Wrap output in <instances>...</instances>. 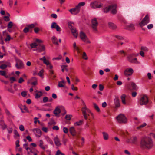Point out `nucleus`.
<instances>
[{
    "instance_id": "423d86ee",
    "label": "nucleus",
    "mask_w": 155,
    "mask_h": 155,
    "mask_svg": "<svg viewBox=\"0 0 155 155\" xmlns=\"http://www.w3.org/2000/svg\"><path fill=\"white\" fill-rule=\"evenodd\" d=\"M117 120L119 123H125L127 120L125 116L122 114H119L117 117Z\"/></svg>"
},
{
    "instance_id": "3c124183",
    "label": "nucleus",
    "mask_w": 155,
    "mask_h": 155,
    "mask_svg": "<svg viewBox=\"0 0 155 155\" xmlns=\"http://www.w3.org/2000/svg\"><path fill=\"white\" fill-rule=\"evenodd\" d=\"M58 86L59 87H65L64 85L63 84L61 83V82L59 81L58 82Z\"/></svg>"
},
{
    "instance_id": "052dcab7",
    "label": "nucleus",
    "mask_w": 155,
    "mask_h": 155,
    "mask_svg": "<svg viewBox=\"0 0 155 155\" xmlns=\"http://www.w3.org/2000/svg\"><path fill=\"white\" fill-rule=\"evenodd\" d=\"M48 101V98L46 97H44L43 98V101L44 103L47 102Z\"/></svg>"
},
{
    "instance_id": "a19ab883",
    "label": "nucleus",
    "mask_w": 155,
    "mask_h": 155,
    "mask_svg": "<svg viewBox=\"0 0 155 155\" xmlns=\"http://www.w3.org/2000/svg\"><path fill=\"white\" fill-rule=\"evenodd\" d=\"M13 25V23L11 21L9 22L7 25L8 28L9 29L12 28Z\"/></svg>"
},
{
    "instance_id": "7ed1b4c3",
    "label": "nucleus",
    "mask_w": 155,
    "mask_h": 155,
    "mask_svg": "<svg viewBox=\"0 0 155 155\" xmlns=\"http://www.w3.org/2000/svg\"><path fill=\"white\" fill-rule=\"evenodd\" d=\"M117 6L116 5H110L108 7H106L104 9V12L105 13H107L109 11H110L111 13L113 14L116 13L117 11L116 10Z\"/></svg>"
},
{
    "instance_id": "4be33fe9",
    "label": "nucleus",
    "mask_w": 155,
    "mask_h": 155,
    "mask_svg": "<svg viewBox=\"0 0 155 155\" xmlns=\"http://www.w3.org/2000/svg\"><path fill=\"white\" fill-rule=\"evenodd\" d=\"M108 25L110 28L113 29H115L117 27L115 25L111 22H109L108 23Z\"/></svg>"
},
{
    "instance_id": "774afa93",
    "label": "nucleus",
    "mask_w": 155,
    "mask_h": 155,
    "mask_svg": "<svg viewBox=\"0 0 155 155\" xmlns=\"http://www.w3.org/2000/svg\"><path fill=\"white\" fill-rule=\"evenodd\" d=\"M52 129L54 130H59V128L58 126H54L52 127Z\"/></svg>"
},
{
    "instance_id": "4c0bfd02",
    "label": "nucleus",
    "mask_w": 155,
    "mask_h": 155,
    "mask_svg": "<svg viewBox=\"0 0 155 155\" xmlns=\"http://www.w3.org/2000/svg\"><path fill=\"white\" fill-rule=\"evenodd\" d=\"M146 125H147V124L146 123H143L141 125L137 127V129H141L143 128L144 127H145Z\"/></svg>"
},
{
    "instance_id": "37998d69",
    "label": "nucleus",
    "mask_w": 155,
    "mask_h": 155,
    "mask_svg": "<svg viewBox=\"0 0 155 155\" xmlns=\"http://www.w3.org/2000/svg\"><path fill=\"white\" fill-rule=\"evenodd\" d=\"M37 81V78H36L33 77H32L31 79L28 82V83H30V82L31 81Z\"/></svg>"
},
{
    "instance_id": "5fc2aeb1",
    "label": "nucleus",
    "mask_w": 155,
    "mask_h": 155,
    "mask_svg": "<svg viewBox=\"0 0 155 155\" xmlns=\"http://www.w3.org/2000/svg\"><path fill=\"white\" fill-rule=\"evenodd\" d=\"M19 129L21 131H24L25 130L24 126L22 125L19 126Z\"/></svg>"
},
{
    "instance_id": "4468645a",
    "label": "nucleus",
    "mask_w": 155,
    "mask_h": 155,
    "mask_svg": "<svg viewBox=\"0 0 155 155\" xmlns=\"http://www.w3.org/2000/svg\"><path fill=\"white\" fill-rule=\"evenodd\" d=\"M54 143L56 146L59 147L61 145V141L58 137V136H56L55 137H54Z\"/></svg>"
},
{
    "instance_id": "603ef678",
    "label": "nucleus",
    "mask_w": 155,
    "mask_h": 155,
    "mask_svg": "<svg viewBox=\"0 0 155 155\" xmlns=\"http://www.w3.org/2000/svg\"><path fill=\"white\" fill-rule=\"evenodd\" d=\"M63 132L65 134L67 133L68 131V129L66 127H64L63 129Z\"/></svg>"
},
{
    "instance_id": "a211bd4d",
    "label": "nucleus",
    "mask_w": 155,
    "mask_h": 155,
    "mask_svg": "<svg viewBox=\"0 0 155 155\" xmlns=\"http://www.w3.org/2000/svg\"><path fill=\"white\" fill-rule=\"evenodd\" d=\"M23 64L21 61H19L16 63L15 66L18 69H21L23 68Z\"/></svg>"
},
{
    "instance_id": "f704fd0d",
    "label": "nucleus",
    "mask_w": 155,
    "mask_h": 155,
    "mask_svg": "<svg viewBox=\"0 0 155 155\" xmlns=\"http://www.w3.org/2000/svg\"><path fill=\"white\" fill-rule=\"evenodd\" d=\"M5 113L9 117H13V116L11 114L10 112L7 109H5Z\"/></svg>"
},
{
    "instance_id": "13d9d810",
    "label": "nucleus",
    "mask_w": 155,
    "mask_h": 155,
    "mask_svg": "<svg viewBox=\"0 0 155 155\" xmlns=\"http://www.w3.org/2000/svg\"><path fill=\"white\" fill-rule=\"evenodd\" d=\"M83 58L85 60H87L88 59V58L87 56L86 53L85 52H84L83 53Z\"/></svg>"
},
{
    "instance_id": "72a5a7b5",
    "label": "nucleus",
    "mask_w": 155,
    "mask_h": 155,
    "mask_svg": "<svg viewBox=\"0 0 155 155\" xmlns=\"http://www.w3.org/2000/svg\"><path fill=\"white\" fill-rule=\"evenodd\" d=\"M83 120H80L79 121L77 122L74 123V125L75 126H80L82 125L83 124Z\"/></svg>"
},
{
    "instance_id": "dca6fc26",
    "label": "nucleus",
    "mask_w": 155,
    "mask_h": 155,
    "mask_svg": "<svg viewBox=\"0 0 155 155\" xmlns=\"http://www.w3.org/2000/svg\"><path fill=\"white\" fill-rule=\"evenodd\" d=\"M43 142L42 140H40L39 141V146L43 150H45V149L48 148L47 145H45V146H43Z\"/></svg>"
},
{
    "instance_id": "6ab92c4d",
    "label": "nucleus",
    "mask_w": 155,
    "mask_h": 155,
    "mask_svg": "<svg viewBox=\"0 0 155 155\" xmlns=\"http://www.w3.org/2000/svg\"><path fill=\"white\" fill-rule=\"evenodd\" d=\"M45 50V47L44 45H40L39 47L36 49L38 52H41Z\"/></svg>"
},
{
    "instance_id": "de8ad7c7",
    "label": "nucleus",
    "mask_w": 155,
    "mask_h": 155,
    "mask_svg": "<svg viewBox=\"0 0 155 155\" xmlns=\"http://www.w3.org/2000/svg\"><path fill=\"white\" fill-rule=\"evenodd\" d=\"M38 45L36 43H31L30 45L31 47L32 48H35Z\"/></svg>"
},
{
    "instance_id": "8fccbe9b",
    "label": "nucleus",
    "mask_w": 155,
    "mask_h": 155,
    "mask_svg": "<svg viewBox=\"0 0 155 155\" xmlns=\"http://www.w3.org/2000/svg\"><path fill=\"white\" fill-rule=\"evenodd\" d=\"M9 17V16H5L3 18L5 21H8L10 20Z\"/></svg>"
},
{
    "instance_id": "0eeeda50",
    "label": "nucleus",
    "mask_w": 155,
    "mask_h": 155,
    "mask_svg": "<svg viewBox=\"0 0 155 155\" xmlns=\"http://www.w3.org/2000/svg\"><path fill=\"white\" fill-rule=\"evenodd\" d=\"M150 21L148 15H146L143 19L141 21L139 24V25L142 27L149 23Z\"/></svg>"
},
{
    "instance_id": "ddd939ff",
    "label": "nucleus",
    "mask_w": 155,
    "mask_h": 155,
    "mask_svg": "<svg viewBox=\"0 0 155 155\" xmlns=\"http://www.w3.org/2000/svg\"><path fill=\"white\" fill-rule=\"evenodd\" d=\"M80 9L76 6V7L70 9L69 11L71 14L74 15H76L80 12Z\"/></svg>"
},
{
    "instance_id": "49530a36",
    "label": "nucleus",
    "mask_w": 155,
    "mask_h": 155,
    "mask_svg": "<svg viewBox=\"0 0 155 155\" xmlns=\"http://www.w3.org/2000/svg\"><path fill=\"white\" fill-rule=\"evenodd\" d=\"M7 91L12 94H14L15 92L12 89V87L8 88L7 89Z\"/></svg>"
},
{
    "instance_id": "9b49d317",
    "label": "nucleus",
    "mask_w": 155,
    "mask_h": 155,
    "mask_svg": "<svg viewBox=\"0 0 155 155\" xmlns=\"http://www.w3.org/2000/svg\"><path fill=\"white\" fill-rule=\"evenodd\" d=\"M137 140L136 137L134 136L130 137V138H127L126 142L127 143H134Z\"/></svg>"
},
{
    "instance_id": "1a4fd4ad",
    "label": "nucleus",
    "mask_w": 155,
    "mask_h": 155,
    "mask_svg": "<svg viewBox=\"0 0 155 155\" xmlns=\"http://www.w3.org/2000/svg\"><path fill=\"white\" fill-rule=\"evenodd\" d=\"M80 37L81 39L84 42L87 43H90L87 38L85 33L82 32H81L80 34Z\"/></svg>"
},
{
    "instance_id": "c756f323",
    "label": "nucleus",
    "mask_w": 155,
    "mask_h": 155,
    "mask_svg": "<svg viewBox=\"0 0 155 155\" xmlns=\"http://www.w3.org/2000/svg\"><path fill=\"white\" fill-rule=\"evenodd\" d=\"M45 138L47 142L49 143L51 145L53 144V143L52 140L49 137H46Z\"/></svg>"
},
{
    "instance_id": "bb28decb",
    "label": "nucleus",
    "mask_w": 155,
    "mask_h": 155,
    "mask_svg": "<svg viewBox=\"0 0 155 155\" xmlns=\"http://www.w3.org/2000/svg\"><path fill=\"white\" fill-rule=\"evenodd\" d=\"M52 39V42L56 45H58V40L57 38L54 36H53L51 38Z\"/></svg>"
},
{
    "instance_id": "f8f14e48",
    "label": "nucleus",
    "mask_w": 155,
    "mask_h": 155,
    "mask_svg": "<svg viewBox=\"0 0 155 155\" xmlns=\"http://www.w3.org/2000/svg\"><path fill=\"white\" fill-rule=\"evenodd\" d=\"M133 72V70L132 68H127L124 71V75L127 76H129L132 74Z\"/></svg>"
},
{
    "instance_id": "e2e57ef3",
    "label": "nucleus",
    "mask_w": 155,
    "mask_h": 155,
    "mask_svg": "<svg viewBox=\"0 0 155 155\" xmlns=\"http://www.w3.org/2000/svg\"><path fill=\"white\" fill-rule=\"evenodd\" d=\"M29 29L28 28V27H25L24 29H23V31L25 33H26L28 32L29 31Z\"/></svg>"
},
{
    "instance_id": "f3484780",
    "label": "nucleus",
    "mask_w": 155,
    "mask_h": 155,
    "mask_svg": "<svg viewBox=\"0 0 155 155\" xmlns=\"http://www.w3.org/2000/svg\"><path fill=\"white\" fill-rule=\"evenodd\" d=\"M69 132L70 133L71 135L73 136H75L76 135V131L73 127H71L69 130Z\"/></svg>"
},
{
    "instance_id": "393cba45",
    "label": "nucleus",
    "mask_w": 155,
    "mask_h": 155,
    "mask_svg": "<svg viewBox=\"0 0 155 155\" xmlns=\"http://www.w3.org/2000/svg\"><path fill=\"white\" fill-rule=\"evenodd\" d=\"M71 30L73 35L76 38L78 36V32L76 30L75 28H74Z\"/></svg>"
},
{
    "instance_id": "5701e85b",
    "label": "nucleus",
    "mask_w": 155,
    "mask_h": 155,
    "mask_svg": "<svg viewBox=\"0 0 155 155\" xmlns=\"http://www.w3.org/2000/svg\"><path fill=\"white\" fill-rule=\"evenodd\" d=\"M114 102L116 107H119L120 104L119 102V100L118 98L116 97L114 100Z\"/></svg>"
},
{
    "instance_id": "6e6552de",
    "label": "nucleus",
    "mask_w": 155,
    "mask_h": 155,
    "mask_svg": "<svg viewBox=\"0 0 155 155\" xmlns=\"http://www.w3.org/2000/svg\"><path fill=\"white\" fill-rule=\"evenodd\" d=\"M148 101V97L147 96L144 95L142 97L139 101V104L142 105L146 104Z\"/></svg>"
},
{
    "instance_id": "ea45409f",
    "label": "nucleus",
    "mask_w": 155,
    "mask_h": 155,
    "mask_svg": "<svg viewBox=\"0 0 155 155\" xmlns=\"http://www.w3.org/2000/svg\"><path fill=\"white\" fill-rule=\"evenodd\" d=\"M74 24L71 22H69L68 23V26L70 29H71L74 28L73 27V25H74Z\"/></svg>"
},
{
    "instance_id": "c85d7f7f",
    "label": "nucleus",
    "mask_w": 155,
    "mask_h": 155,
    "mask_svg": "<svg viewBox=\"0 0 155 155\" xmlns=\"http://www.w3.org/2000/svg\"><path fill=\"white\" fill-rule=\"evenodd\" d=\"M42 93L41 91L38 92L35 95L36 98H38L40 97L42 95Z\"/></svg>"
},
{
    "instance_id": "9d476101",
    "label": "nucleus",
    "mask_w": 155,
    "mask_h": 155,
    "mask_svg": "<svg viewBox=\"0 0 155 155\" xmlns=\"http://www.w3.org/2000/svg\"><path fill=\"white\" fill-rule=\"evenodd\" d=\"M91 6L93 8H100L101 7V4L97 1H94L90 4Z\"/></svg>"
},
{
    "instance_id": "2eb2a0df",
    "label": "nucleus",
    "mask_w": 155,
    "mask_h": 155,
    "mask_svg": "<svg viewBox=\"0 0 155 155\" xmlns=\"http://www.w3.org/2000/svg\"><path fill=\"white\" fill-rule=\"evenodd\" d=\"M51 28H55L56 29L57 31L60 32L61 31V29L60 27L57 25L55 22L52 23L51 26Z\"/></svg>"
},
{
    "instance_id": "6e6d98bb",
    "label": "nucleus",
    "mask_w": 155,
    "mask_h": 155,
    "mask_svg": "<svg viewBox=\"0 0 155 155\" xmlns=\"http://www.w3.org/2000/svg\"><path fill=\"white\" fill-rule=\"evenodd\" d=\"M62 58V56L61 55H59L58 57H56V58H53V60H59L61 59Z\"/></svg>"
},
{
    "instance_id": "f257e3e1",
    "label": "nucleus",
    "mask_w": 155,
    "mask_h": 155,
    "mask_svg": "<svg viewBox=\"0 0 155 155\" xmlns=\"http://www.w3.org/2000/svg\"><path fill=\"white\" fill-rule=\"evenodd\" d=\"M153 146L152 140L149 137L143 138L140 142V147L143 149H150Z\"/></svg>"
},
{
    "instance_id": "412c9836",
    "label": "nucleus",
    "mask_w": 155,
    "mask_h": 155,
    "mask_svg": "<svg viewBox=\"0 0 155 155\" xmlns=\"http://www.w3.org/2000/svg\"><path fill=\"white\" fill-rule=\"evenodd\" d=\"M35 133L36 136L38 137H40L41 135V132L40 129H35Z\"/></svg>"
},
{
    "instance_id": "b1692460",
    "label": "nucleus",
    "mask_w": 155,
    "mask_h": 155,
    "mask_svg": "<svg viewBox=\"0 0 155 155\" xmlns=\"http://www.w3.org/2000/svg\"><path fill=\"white\" fill-rule=\"evenodd\" d=\"M127 28L130 30H133L135 29L134 25L133 24H130L127 25Z\"/></svg>"
},
{
    "instance_id": "0e129e2a",
    "label": "nucleus",
    "mask_w": 155,
    "mask_h": 155,
    "mask_svg": "<svg viewBox=\"0 0 155 155\" xmlns=\"http://www.w3.org/2000/svg\"><path fill=\"white\" fill-rule=\"evenodd\" d=\"M39 29L38 27H35L34 29V31L35 33H37L39 31Z\"/></svg>"
},
{
    "instance_id": "7c9ffc66",
    "label": "nucleus",
    "mask_w": 155,
    "mask_h": 155,
    "mask_svg": "<svg viewBox=\"0 0 155 155\" xmlns=\"http://www.w3.org/2000/svg\"><path fill=\"white\" fill-rule=\"evenodd\" d=\"M103 137L104 139L106 140L108 138V135L107 133L105 132H103Z\"/></svg>"
},
{
    "instance_id": "2f4dec72",
    "label": "nucleus",
    "mask_w": 155,
    "mask_h": 155,
    "mask_svg": "<svg viewBox=\"0 0 155 155\" xmlns=\"http://www.w3.org/2000/svg\"><path fill=\"white\" fill-rule=\"evenodd\" d=\"M37 25V24L36 23H35L34 24H32L31 25H28L27 26V27L29 29L34 28L35 26H36Z\"/></svg>"
},
{
    "instance_id": "a878e982",
    "label": "nucleus",
    "mask_w": 155,
    "mask_h": 155,
    "mask_svg": "<svg viewBox=\"0 0 155 155\" xmlns=\"http://www.w3.org/2000/svg\"><path fill=\"white\" fill-rule=\"evenodd\" d=\"M126 95L124 94H122L121 96V99L122 103L124 104H126V103L125 101V98Z\"/></svg>"
},
{
    "instance_id": "bf43d9fd",
    "label": "nucleus",
    "mask_w": 155,
    "mask_h": 155,
    "mask_svg": "<svg viewBox=\"0 0 155 155\" xmlns=\"http://www.w3.org/2000/svg\"><path fill=\"white\" fill-rule=\"evenodd\" d=\"M6 74V73L5 71L1 70L0 71V75L5 76V75Z\"/></svg>"
},
{
    "instance_id": "4d7b16f0",
    "label": "nucleus",
    "mask_w": 155,
    "mask_h": 155,
    "mask_svg": "<svg viewBox=\"0 0 155 155\" xmlns=\"http://www.w3.org/2000/svg\"><path fill=\"white\" fill-rule=\"evenodd\" d=\"M7 66L5 64H2L0 66V68L1 69H4L6 68Z\"/></svg>"
},
{
    "instance_id": "aec40b11",
    "label": "nucleus",
    "mask_w": 155,
    "mask_h": 155,
    "mask_svg": "<svg viewBox=\"0 0 155 155\" xmlns=\"http://www.w3.org/2000/svg\"><path fill=\"white\" fill-rule=\"evenodd\" d=\"M61 112L60 109L58 107H56L54 111V113L56 116L59 117V114Z\"/></svg>"
},
{
    "instance_id": "e433bc0d",
    "label": "nucleus",
    "mask_w": 155,
    "mask_h": 155,
    "mask_svg": "<svg viewBox=\"0 0 155 155\" xmlns=\"http://www.w3.org/2000/svg\"><path fill=\"white\" fill-rule=\"evenodd\" d=\"M131 86L133 90H136L137 89V87L136 84L132 82L131 84Z\"/></svg>"
},
{
    "instance_id": "a18cd8bd",
    "label": "nucleus",
    "mask_w": 155,
    "mask_h": 155,
    "mask_svg": "<svg viewBox=\"0 0 155 155\" xmlns=\"http://www.w3.org/2000/svg\"><path fill=\"white\" fill-rule=\"evenodd\" d=\"M67 66L65 65H61V71L62 72H64V70L67 67Z\"/></svg>"
},
{
    "instance_id": "f03ea898",
    "label": "nucleus",
    "mask_w": 155,
    "mask_h": 155,
    "mask_svg": "<svg viewBox=\"0 0 155 155\" xmlns=\"http://www.w3.org/2000/svg\"><path fill=\"white\" fill-rule=\"evenodd\" d=\"M84 105V107H83L81 109V111L82 112L83 116H84V119L85 120L87 119L88 118V116L89 114H87V113H90L92 116H93V114L91 113L90 110L87 108L86 106L85 103L83 100L82 101Z\"/></svg>"
},
{
    "instance_id": "cd10ccee",
    "label": "nucleus",
    "mask_w": 155,
    "mask_h": 155,
    "mask_svg": "<svg viewBox=\"0 0 155 155\" xmlns=\"http://www.w3.org/2000/svg\"><path fill=\"white\" fill-rule=\"evenodd\" d=\"M94 108H95V110L98 112L100 111V109L97 104L95 103H93Z\"/></svg>"
},
{
    "instance_id": "c9c22d12",
    "label": "nucleus",
    "mask_w": 155,
    "mask_h": 155,
    "mask_svg": "<svg viewBox=\"0 0 155 155\" xmlns=\"http://www.w3.org/2000/svg\"><path fill=\"white\" fill-rule=\"evenodd\" d=\"M43 58H44L43 63L46 64L47 65H48L49 64H50V63L48 60H46L45 56L43 57Z\"/></svg>"
},
{
    "instance_id": "09e8293b",
    "label": "nucleus",
    "mask_w": 155,
    "mask_h": 155,
    "mask_svg": "<svg viewBox=\"0 0 155 155\" xmlns=\"http://www.w3.org/2000/svg\"><path fill=\"white\" fill-rule=\"evenodd\" d=\"M72 115H66L65 116V118L67 120H70L72 117Z\"/></svg>"
},
{
    "instance_id": "c03bdc74",
    "label": "nucleus",
    "mask_w": 155,
    "mask_h": 155,
    "mask_svg": "<svg viewBox=\"0 0 155 155\" xmlns=\"http://www.w3.org/2000/svg\"><path fill=\"white\" fill-rule=\"evenodd\" d=\"M141 50H142L141 51H147L148 50V48L144 46L141 47Z\"/></svg>"
},
{
    "instance_id": "69168bd1",
    "label": "nucleus",
    "mask_w": 155,
    "mask_h": 155,
    "mask_svg": "<svg viewBox=\"0 0 155 155\" xmlns=\"http://www.w3.org/2000/svg\"><path fill=\"white\" fill-rule=\"evenodd\" d=\"M21 96L23 97H25L27 95L26 92L25 91L22 92L21 93Z\"/></svg>"
},
{
    "instance_id": "20e7f679",
    "label": "nucleus",
    "mask_w": 155,
    "mask_h": 155,
    "mask_svg": "<svg viewBox=\"0 0 155 155\" xmlns=\"http://www.w3.org/2000/svg\"><path fill=\"white\" fill-rule=\"evenodd\" d=\"M98 25V23L96 18H94L92 20L91 27L93 31L95 33L97 32Z\"/></svg>"
},
{
    "instance_id": "58836bf2",
    "label": "nucleus",
    "mask_w": 155,
    "mask_h": 155,
    "mask_svg": "<svg viewBox=\"0 0 155 155\" xmlns=\"http://www.w3.org/2000/svg\"><path fill=\"white\" fill-rule=\"evenodd\" d=\"M85 4V3L84 2H81L80 3H79L78 5H77V6L80 9V7L82 6H84Z\"/></svg>"
},
{
    "instance_id": "79ce46f5",
    "label": "nucleus",
    "mask_w": 155,
    "mask_h": 155,
    "mask_svg": "<svg viewBox=\"0 0 155 155\" xmlns=\"http://www.w3.org/2000/svg\"><path fill=\"white\" fill-rule=\"evenodd\" d=\"M28 143L24 144L23 145L24 148L26 149L27 150H28L29 149H30V148L28 147Z\"/></svg>"
},
{
    "instance_id": "680f3d73",
    "label": "nucleus",
    "mask_w": 155,
    "mask_h": 155,
    "mask_svg": "<svg viewBox=\"0 0 155 155\" xmlns=\"http://www.w3.org/2000/svg\"><path fill=\"white\" fill-rule=\"evenodd\" d=\"M71 89L73 91H77L78 90V88L77 87H74L73 84L71 85Z\"/></svg>"
},
{
    "instance_id": "338daca9",
    "label": "nucleus",
    "mask_w": 155,
    "mask_h": 155,
    "mask_svg": "<svg viewBox=\"0 0 155 155\" xmlns=\"http://www.w3.org/2000/svg\"><path fill=\"white\" fill-rule=\"evenodd\" d=\"M24 81V80L23 79V78H20L19 79V80L18 81V82L19 83H21L23 82Z\"/></svg>"
},
{
    "instance_id": "473e14b6",
    "label": "nucleus",
    "mask_w": 155,
    "mask_h": 155,
    "mask_svg": "<svg viewBox=\"0 0 155 155\" xmlns=\"http://www.w3.org/2000/svg\"><path fill=\"white\" fill-rule=\"evenodd\" d=\"M43 72L44 70H43L42 69L38 73V75L42 78H44L43 74Z\"/></svg>"
},
{
    "instance_id": "39448f33",
    "label": "nucleus",
    "mask_w": 155,
    "mask_h": 155,
    "mask_svg": "<svg viewBox=\"0 0 155 155\" xmlns=\"http://www.w3.org/2000/svg\"><path fill=\"white\" fill-rule=\"evenodd\" d=\"M136 55L134 54H131L128 55L127 59L130 62L132 63H137V58L135 57Z\"/></svg>"
},
{
    "instance_id": "864d4df0",
    "label": "nucleus",
    "mask_w": 155,
    "mask_h": 155,
    "mask_svg": "<svg viewBox=\"0 0 155 155\" xmlns=\"http://www.w3.org/2000/svg\"><path fill=\"white\" fill-rule=\"evenodd\" d=\"M11 39V37L9 35H8L6 37V38L5 39V41H8L10 40Z\"/></svg>"
}]
</instances>
